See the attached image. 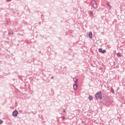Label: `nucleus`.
Returning a JSON list of instances; mask_svg holds the SVG:
<instances>
[{
  "label": "nucleus",
  "instance_id": "obj_1",
  "mask_svg": "<svg viewBox=\"0 0 125 125\" xmlns=\"http://www.w3.org/2000/svg\"><path fill=\"white\" fill-rule=\"evenodd\" d=\"M95 98H96V99H98V98H100V99H101L102 98L101 92H98L97 94H96Z\"/></svg>",
  "mask_w": 125,
  "mask_h": 125
},
{
  "label": "nucleus",
  "instance_id": "obj_2",
  "mask_svg": "<svg viewBox=\"0 0 125 125\" xmlns=\"http://www.w3.org/2000/svg\"><path fill=\"white\" fill-rule=\"evenodd\" d=\"M92 5L94 8H97V4H96V2H95V1H92Z\"/></svg>",
  "mask_w": 125,
  "mask_h": 125
},
{
  "label": "nucleus",
  "instance_id": "obj_3",
  "mask_svg": "<svg viewBox=\"0 0 125 125\" xmlns=\"http://www.w3.org/2000/svg\"><path fill=\"white\" fill-rule=\"evenodd\" d=\"M17 115H18V111H17V110H15L13 112V117H17Z\"/></svg>",
  "mask_w": 125,
  "mask_h": 125
},
{
  "label": "nucleus",
  "instance_id": "obj_4",
  "mask_svg": "<svg viewBox=\"0 0 125 125\" xmlns=\"http://www.w3.org/2000/svg\"><path fill=\"white\" fill-rule=\"evenodd\" d=\"M99 51L100 52H101V53H105V52H106V50H103V49H102V48H100V49H99Z\"/></svg>",
  "mask_w": 125,
  "mask_h": 125
},
{
  "label": "nucleus",
  "instance_id": "obj_5",
  "mask_svg": "<svg viewBox=\"0 0 125 125\" xmlns=\"http://www.w3.org/2000/svg\"><path fill=\"white\" fill-rule=\"evenodd\" d=\"M73 88H74V90H77V89L78 88V84H74Z\"/></svg>",
  "mask_w": 125,
  "mask_h": 125
},
{
  "label": "nucleus",
  "instance_id": "obj_6",
  "mask_svg": "<svg viewBox=\"0 0 125 125\" xmlns=\"http://www.w3.org/2000/svg\"><path fill=\"white\" fill-rule=\"evenodd\" d=\"M74 82H75V84H78V80H77V78H74L73 79Z\"/></svg>",
  "mask_w": 125,
  "mask_h": 125
},
{
  "label": "nucleus",
  "instance_id": "obj_7",
  "mask_svg": "<svg viewBox=\"0 0 125 125\" xmlns=\"http://www.w3.org/2000/svg\"><path fill=\"white\" fill-rule=\"evenodd\" d=\"M89 37L90 38H92V32H89Z\"/></svg>",
  "mask_w": 125,
  "mask_h": 125
},
{
  "label": "nucleus",
  "instance_id": "obj_8",
  "mask_svg": "<svg viewBox=\"0 0 125 125\" xmlns=\"http://www.w3.org/2000/svg\"><path fill=\"white\" fill-rule=\"evenodd\" d=\"M107 6H108L109 8H111V7H112V6H110V5L109 3H107Z\"/></svg>",
  "mask_w": 125,
  "mask_h": 125
},
{
  "label": "nucleus",
  "instance_id": "obj_9",
  "mask_svg": "<svg viewBox=\"0 0 125 125\" xmlns=\"http://www.w3.org/2000/svg\"><path fill=\"white\" fill-rule=\"evenodd\" d=\"M93 99V98L92 97V96H89V100H92Z\"/></svg>",
  "mask_w": 125,
  "mask_h": 125
},
{
  "label": "nucleus",
  "instance_id": "obj_10",
  "mask_svg": "<svg viewBox=\"0 0 125 125\" xmlns=\"http://www.w3.org/2000/svg\"><path fill=\"white\" fill-rule=\"evenodd\" d=\"M117 56H118V57H120L121 56V53H118L117 54Z\"/></svg>",
  "mask_w": 125,
  "mask_h": 125
},
{
  "label": "nucleus",
  "instance_id": "obj_11",
  "mask_svg": "<svg viewBox=\"0 0 125 125\" xmlns=\"http://www.w3.org/2000/svg\"><path fill=\"white\" fill-rule=\"evenodd\" d=\"M62 120H63V121H65V120H66V118H65V117H62Z\"/></svg>",
  "mask_w": 125,
  "mask_h": 125
},
{
  "label": "nucleus",
  "instance_id": "obj_12",
  "mask_svg": "<svg viewBox=\"0 0 125 125\" xmlns=\"http://www.w3.org/2000/svg\"><path fill=\"white\" fill-rule=\"evenodd\" d=\"M3 123V121L2 120H0V124H2Z\"/></svg>",
  "mask_w": 125,
  "mask_h": 125
},
{
  "label": "nucleus",
  "instance_id": "obj_13",
  "mask_svg": "<svg viewBox=\"0 0 125 125\" xmlns=\"http://www.w3.org/2000/svg\"><path fill=\"white\" fill-rule=\"evenodd\" d=\"M90 14H92H92H93V13L92 12L90 11Z\"/></svg>",
  "mask_w": 125,
  "mask_h": 125
},
{
  "label": "nucleus",
  "instance_id": "obj_14",
  "mask_svg": "<svg viewBox=\"0 0 125 125\" xmlns=\"http://www.w3.org/2000/svg\"><path fill=\"white\" fill-rule=\"evenodd\" d=\"M112 92L114 93V90H111Z\"/></svg>",
  "mask_w": 125,
  "mask_h": 125
},
{
  "label": "nucleus",
  "instance_id": "obj_15",
  "mask_svg": "<svg viewBox=\"0 0 125 125\" xmlns=\"http://www.w3.org/2000/svg\"><path fill=\"white\" fill-rule=\"evenodd\" d=\"M11 0H7L8 1H10Z\"/></svg>",
  "mask_w": 125,
  "mask_h": 125
}]
</instances>
